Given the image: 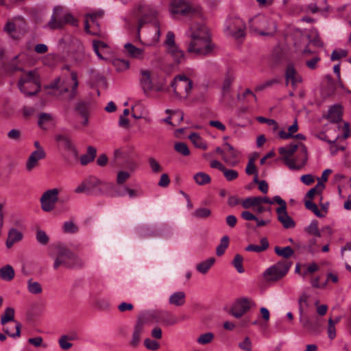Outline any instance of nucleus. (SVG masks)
<instances>
[{"label": "nucleus", "mask_w": 351, "mask_h": 351, "mask_svg": "<svg viewBox=\"0 0 351 351\" xmlns=\"http://www.w3.org/2000/svg\"><path fill=\"white\" fill-rule=\"evenodd\" d=\"M191 40L187 50L189 53L197 56H206L210 54L214 48L211 43L210 34L207 27L201 24H195L191 27Z\"/></svg>", "instance_id": "1"}, {"label": "nucleus", "mask_w": 351, "mask_h": 351, "mask_svg": "<svg viewBox=\"0 0 351 351\" xmlns=\"http://www.w3.org/2000/svg\"><path fill=\"white\" fill-rule=\"evenodd\" d=\"M280 155V160L291 170H300L308 160L307 149L302 143H291L278 149Z\"/></svg>", "instance_id": "2"}, {"label": "nucleus", "mask_w": 351, "mask_h": 351, "mask_svg": "<svg viewBox=\"0 0 351 351\" xmlns=\"http://www.w3.org/2000/svg\"><path fill=\"white\" fill-rule=\"evenodd\" d=\"M134 9L141 15L138 21V34L139 35L140 29L144 24L152 23L154 34L151 40L146 43V45L154 46L156 45L159 42L160 37V24L157 21L158 10L156 8L141 2L138 3Z\"/></svg>", "instance_id": "3"}, {"label": "nucleus", "mask_w": 351, "mask_h": 351, "mask_svg": "<svg viewBox=\"0 0 351 351\" xmlns=\"http://www.w3.org/2000/svg\"><path fill=\"white\" fill-rule=\"evenodd\" d=\"M77 86V74L75 71H71L70 77L56 79L49 86V88L56 89L58 92V95L62 99L66 101H71L75 98Z\"/></svg>", "instance_id": "4"}, {"label": "nucleus", "mask_w": 351, "mask_h": 351, "mask_svg": "<svg viewBox=\"0 0 351 351\" xmlns=\"http://www.w3.org/2000/svg\"><path fill=\"white\" fill-rule=\"evenodd\" d=\"M114 188L113 184L90 176L84 179L74 190L75 193L87 195H103Z\"/></svg>", "instance_id": "5"}, {"label": "nucleus", "mask_w": 351, "mask_h": 351, "mask_svg": "<svg viewBox=\"0 0 351 351\" xmlns=\"http://www.w3.org/2000/svg\"><path fill=\"white\" fill-rule=\"evenodd\" d=\"M84 264L82 259L66 246L58 245L57 247L53 269H58L60 267L76 269L82 267Z\"/></svg>", "instance_id": "6"}, {"label": "nucleus", "mask_w": 351, "mask_h": 351, "mask_svg": "<svg viewBox=\"0 0 351 351\" xmlns=\"http://www.w3.org/2000/svg\"><path fill=\"white\" fill-rule=\"evenodd\" d=\"M193 81L185 75H177L171 82L173 97L180 101L186 100L193 88Z\"/></svg>", "instance_id": "7"}, {"label": "nucleus", "mask_w": 351, "mask_h": 351, "mask_svg": "<svg viewBox=\"0 0 351 351\" xmlns=\"http://www.w3.org/2000/svg\"><path fill=\"white\" fill-rule=\"evenodd\" d=\"M250 29L258 35L272 36L276 32L277 25L274 20L258 15L250 21Z\"/></svg>", "instance_id": "8"}, {"label": "nucleus", "mask_w": 351, "mask_h": 351, "mask_svg": "<svg viewBox=\"0 0 351 351\" xmlns=\"http://www.w3.org/2000/svg\"><path fill=\"white\" fill-rule=\"evenodd\" d=\"M63 8L60 5L55 6L53 10V14L48 23V26L51 29L62 28L66 24H71L73 26H77L78 22L73 16L69 12L65 13L61 16Z\"/></svg>", "instance_id": "9"}, {"label": "nucleus", "mask_w": 351, "mask_h": 351, "mask_svg": "<svg viewBox=\"0 0 351 351\" xmlns=\"http://www.w3.org/2000/svg\"><path fill=\"white\" fill-rule=\"evenodd\" d=\"M18 86L21 93L27 96L35 95L40 90L38 78L34 71H29L19 79Z\"/></svg>", "instance_id": "10"}, {"label": "nucleus", "mask_w": 351, "mask_h": 351, "mask_svg": "<svg viewBox=\"0 0 351 351\" xmlns=\"http://www.w3.org/2000/svg\"><path fill=\"white\" fill-rule=\"evenodd\" d=\"M290 267L291 264L288 261H279L265 271L264 278L267 281H277L287 274Z\"/></svg>", "instance_id": "11"}, {"label": "nucleus", "mask_w": 351, "mask_h": 351, "mask_svg": "<svg viewBox=\"0 0 351 351\" xmlns=\"http://www.w3.org/2000/svg\"><path fill=\"white\" fill-rule=\"evenodd\" d=\"M245 25L239 17H232L226 22L225 31L227 34L238 39L245 36Z\"/></svg>", "instance_id": "12"}, {"label": "nucleus", "mask_w": 351, "mask_h": 351, "mask_svg": "<svg viewBox=\"0 0 351 351\" xmlns=\"http://www.w3.org/2000/svg\"><path fill=\"white\" fill-rule=\"evenodd\" d=\"M169 11L172 14H180L184 16H195L197 14V10L185 0H172Z\"/></svg>", "instance_id": "13"}, {"label": "nucleus", "mask_w": 351, "mask_h": 351, "mask_svg": "<svg viewBox=\"0 0 351 351\" xmlns=\"http://www.w3.org/2000/svg\"><path fill=\"white\" fill-rule=\"evenodd\" d=\"M164 45L168 53L173 58L176 63H181L184 60V52L176 45L175 34L173 32L171 31L167 32Z\"/></svg>", "instance_id": "14"}, {"label": "nucleus", "mask_w": 351, "mask_h": 351, "mask_svg": "<svg viewBox=\"0 0 351 351\" xmlns=\"http://www.w3.org/2000/svg\"><path fill=\"white\" fill-rule=\"evenodd\" d=\"M60 191L58 189L47 190L40 197V206L43 211L51 212L55 208Z\"/></svg>", "instance_id": "15"}, {"label": "nucleus", "mask_w": 351, "mask_h": 351, "mask_svg": "<svg viewBox=\"0 0 351 351\" xmlns=\"http://www.w3.org/2000/svg\"><path fill=\"white\" fill-rule=\"evenodd\" d=\"M254 306L255 304L252 300L247 298H241L238 299L232 304L230 313L234 317L240 318Z\"/></svg>", "instance_id": "16"}, {"label": "nucleus", "mask_w": 351, "mask_h": 351, "mask_svg": "<svg viewBox=\"0 0 351 351\" xmlns=\"http://www.w3.org/2000/svg\"><path fill=\"white\" fill-rule=\"evenodd\" d=\"M139 83L140 86L145 95L154 89V83L152 77V71L147 69H141L140 71Z\"/></svg>", "instance_id": "17"}, {"label": "nucleus", "mask_w": 351, "mask_h": 351, "mask_svg": "<svg viewBox=\"0 0 351 351\" xmlns=\"http://www.w3.org/2000/svg\"><path fill=\"white\" fill-rule=\"evenodd\" d=\"M54 138L66 152L70 153L77 159L78 158V151L73 143L71 139L66 135L56 134Z\"/></svg>", "instance_id": "18"}, {"label": "nucleus", "mask_w": 351, "mask_h": 351, "mask_svg": "<svg viewBox=\"0 0 351 351\" xmlns=\"http://www.w3.org/2000/svg\"><path fill=\"white\" fill-rule=\"evenodd\" d=\"M285 80L287 84H291L293 88H295L302 82L301 76L298 73L292 63L288 64L287 66Z\"/></svg>", "instance_id": "19"}, {"label": "nucleus", "mask_w": 351, "mask_h": 351, "mask_svg": "<svg viewBox=\"0 0 351 351\" xmlns=\"http://www.w3.org/2000/svg\"><path fill=\"white\" fill-rule=\"evenodd\" d=\"M278 220L282 223V226L286 228H294L295 223L292 218L288 215L287 208H278L276 209Z\"/></svg>", "instance_id": "20"}, {"label": "nucleus", "mask_w": 351, "mask_h": 351, "mask_svg": "<svg viewBox=\"0 0 351 351\" xmlns=\"http://www.w3.org/2000/svg\"><path fill=\"white\" fill-rule=\"evenodd\" d=\"M104 11L102 10H97L93 12H90L86 14V21H85V31L88 34H97V32H92L90 30V23H92L93 24H95V25L98 26L99 24L97 23V20L102 18L104 16Z\"/></svg>", "instance_id": "21"}, {"label": "nucleus", "mask_w": 351, "mask_h": 351, "mask_svg": "<svg viewBox=\"0 0 351 351\" xmlns=\"http://www.w3.org/2000/svg\"><path fill=\"white\" fill-rule=\"evenodd\" d=\"M45 152H42L41 150L34 151L27 159L25 166L26 169L28 171H31L38 165V161L45 157Z\"/></svg>", "instance_id": "22"}, {"label": "nucleus", "mask_w": 351, "mask_h": 351, "mask_svg": "<svg viewBox=\"0 0 351 351\" xmlns=\"http://www.w3.org/2000/svg\"><path fill=\"white\" fill-rule=\"evenodd\" d=\"M259 203H270V202L267 199V197L251 196L245 198L241 202L242 207L245 209L251 208L254 209L256 205H258Z\"/></svg>", "instance_id": "23"}, {"label": "nucleus", "mask_w": 351, "mask_h": 351, "mask_svg": "<svg viewBox=\"0 0 351 351\" xmlns=\"http://www.w3.org/2000/svg\"><path fill=\"white\" fill-rule=\"evenodd\" d=\"M124 49L125 53L132 58L143 60L145 57L144 49L136 47L132 43H128L125 44Z\"/></svg>", "instance_id": "24"}, {"label": "nucleus", "mask_w": 351, "mask_h": 351, "mask_svg": "<svg viewBox=\"0 0 351 351\" xmlns=\"http://www.w3.org/2000/svg\"><path fill=\"white\" fill-rule=\"evenodd\" d=\"M224 146L227 147L228 155L223 156V160L230 166H235L237 163V157L239 152L236 150L230 144L226 143Z\"/></svg>", "instance_id": "25"}, {"label": "nucleus", "mask_w": 351, "mask_h": 351, "mask_svg": "<svg viewBox=\"0 0 351 351\" xmlns=\"http://www.w3.org/2000/svg\"><path fill=\"white\" fill-rule=\"evenodd\" d=\"M234 77L235 75L234 71L231 69H228L225 74L221 86L223 95H225L230 92L231 85L234 80Z\"/></svg>", "instance_id": "26"}, {"label": "nucleus", "mask_w": 351, "mask_h": 351, "mask_svg": "<svg viewBox=\"0 0 351 351\" xmlns=\"http://www.w3.org/2000/svg\"><path fill=\"white\" fill-rule=\"evenodd\" d=\"M186 294L184 291H176L169 298V303L176 306H182L185 304Z\"/></svg>", "instance_id": "27"}, {"label": "nucleus", "mask_w": 351, "mask_h": 351, "mask_svg": "<svg viewBox=\"0 0 351 351\" xmlns=\"http://www.w3.org/2000/svg\"><path fill=\"white\" fill-rule=\"evenodd\" d=\"M15 271L10 265H5L0 268V279L10 282L14 278Z\"/></svg>", "instance_id": "28"}, {"label": "nucleus", "mask_w": 351, "mask_h": 351, "mask_svg": "<svg viewBox=\"0 0 351 351\" xmlns=\"http://www.w3.org/2000/svg\"><path fill=\"white\" fill-rule=\"evenodd\" d=\"M341 107L338 105H335L329 108L328 118L331 123H337L341 120Z\"/></svg>", "instance_id": "29"}, {"label": "nucleus", "mask_w": 351, "mask_h": 351, "mask_svg": "<svg viewBox=\"0 0 351 351\" xmlns=\"http://www.w3.org/2000/svg\"><path fill=\"white\" fill-rule=\"evenodd\" d=\"M143 330V323L141 321L138 322L134 329L132 338L130 341V345L133 347H136L140 341V336Z\"/></svg>", "instance_id": "30"}, {"label": "nucleus", "mask_w": 351, "mask_h": 351, "mask_svg": "<svg viewBox=\"0 0 351 351\" xmlns=\"http://www.w3.org/2000/svg\"><path fill=\"white\" fill-rule=\"evenodd\" d=\"M97 154V149L94 147L89 146L87 148V152L80 157V162L82 165H86L94 160Z\"/></svg>", "instance_id": "31"}, {"label": "nucleus", "mask_w": 351, "mask_h": 351, "mask_svg": "<svg viewBox=\"0 0 351 351\" xmlns=\"http://www.w3.org/2000/svg\"><path fill=\"white\" fill-rule=\"evenodd\" d=\"M27 289L31 294L38 295L43 292V287L40 282L30 278L27 282Z\"/></svg>", "instance_id": "32"}, {"label": "nucleus", "mask_w": 351, "mask_h": 351, "mask_svg": "<svg viewBox=\"0 0 351 351\" xmlns=\"http://www.w3.org/2000/svg\"><path fill=\"white\" fill-rule=\"evenodd\" d=\"M215 258L210 257L196 265V269L197 271L202 274H206L210 267L214 265Z\"/></svg>", "instance_id": "33"}, {"label": "nucleus", "mask_w": 351, "mask_h": 351, "mask_svg": "<svg viewBox=\"0 0 351 351\" xmlns=\"http://www.w3.org/2000/svg\"><path fill=\"white\" fill-rule=\"evenodd\" d=\"M308 298L309 295L306 293H302L298 298V310L300 316V320H302L305 308L308 306Z\"/></svg>", "instance_id": "34"}, {"label": "nucleus", "mask_w": 351, "mask_h": 351, "mask_svg": "<svg viewBox=\"0 0 351 351\" xmlns=\"http://www.w3.org/2000/svg\"><path fill=\"white\" fill-rule=\"evenodd\" d=\"M269 247V243L266 238L261 240V245L251 244L246 247L245 250L249 252H261Z\"/></svg>", "instance_id": "35"}, {"label": "nucleus", "mask_w": 351, "mask_h": 351, "mask_svg": "<svg viewBox=\"0 0 351 351\" xmlns=\"http://www.w3.org/2000/svg\"><path fill=\"white\" fill-rule=\"evenodd\" d=\"M126 193L128 194L130 198H134L142 195V192L140 190H134L129 189L128 186H125L123 191L117 190L115 191L116 196L122 197Z\"/></svg>", "instance_id": "36"}, {"label": "nucleus", "mask_w": 351, "mask_h": 351, "mask_svg": "<svg viewBox=\"0 0 351 351\" xmlns=\"http://www.w3.org/2000/svg\"><path fill=\"white\" fill-rule=\"evenodd\" d=\"M189 138L196 147L200 148L202 149H207L206 143L197 133L191 134L189 135Z\"/></svg>", "instance_id": "37"}, {"label": "nucleus", "mask_w": 351, "mask_h": 351, "mask_svg": "<svg viewBox=\"0 0 351 351\" xmlns=\"http://www.w3.org/2000/svg\"><path fill=\"white\" fill-rule=\"evenodd\" d=\"M195 182L198 185H204L210 182V176L204 172H199L193 176Z\"/></svg>", "instance_id": "38"}, {"label": "nucleus", "mask_w": 351, "mask_h": 351, "mask_svg": "<svg viewBox=\"0 0 351 351\" xmlns=\"http://www.w3.org/2000/svg\"><path fill=\"white\" fill-rule=\"evenodd\" d=\"M53 117L51 114L42 112L38 115V125L43 130H47V123L52 121Z\"/></svg>", "instance_id": "39"}, {"label": "nucleus", "mask_w": 351, "mask_h": 351, "mask_svg": "<svg viewBox=\"0 0 351 351\" xmlns=\"http://www.w3.org/2000/svg\"><path fill=\"white\" fill-rule=\"evenodd\" d=\"M89 103L82 101L76 104L75 111L81 117L88 115Z\"/></svg>", "instance_id": "40"}, {"label": "nucleus", "mask_w": 351, "mask_h": 351, "mask_svg": "<svg viewBox=\"0 0 351 351\" xmlns=\"http://www.w3.org/2000/svg\"><path fill=\"white\" fill-rule=\"evenodd\" d=\"M192 215L197 219H206L211 215V210L209 208L201 207L195 209Z\"/></svg>", "instance_id": "41"}, {"label": "nucleus", "mask_w": 351, "mask_h": 351, "mask_svg": "<svg viewBox=\"0 0 351 351\" xmlns=\"http://www.w3.org/2000/svg\"><path fill=\"white\" fill-rule=\"evenodd\" d=\"M229 245V237L228 236H223L221 240L219 245L216 248V254L218 256H222L225 250L227 249Z\"/></svg>", "instance_id": "42"}, {"label": "nucleus", "mask_w": 351, "mask_h": 351, "mask_svg": "<svg viewBox=\"0 0 351 351\" xmlns=\"http://www.w3.org/2000/svg\"><path fill=\"white\" fill-rule=\"evenodd\" d=\"M274 251L278 256L286 258L291 257L294 253L293 249L289 246L285 247H280L276 246L274 248Z\"/></svg>", "instance_id": "43"}, {"label": "nucleus", "mask_w": 351, "mask_h": 351, "mask_svg": "<svg viewBox=\"0 0 351 351\" xmlns=\"http://www.w3.org/2000/svg\"><path fill=\"white\" fill-rule=\"evenodd\" d=\"M113 65L118 72H123L129 69L130 63L125 60L116 59L113 61Z\"/></svg>", "instance_id": "44"}, {"label": "nucleus", "mask_w": 351, "mask_h": 351, "mask_svg": "<svg viewBox=\"0 0 351 351\" xmlns=\"http://www.w3.org/2000/svg\"><path fill=\"white\" fill-rule=\"evenodd\" d=\"M14 317V310L13 308L8 307L5 308L3 314L2 315L1 324H5L7 322L13 321Z\"/></svg>", "instance_id": "45"}, {"label": "nucleus", "mask_w": 351, "mask_h": 351, "mask_svg": "<svg viewBox=\"0 0 351 351\" xmlns=\"http://www.w3.org/2000/svg\"><path fill=\"white\" fill-rule=\"evenodd\" d=\"M325 186L321 182H318L316 186L312 189H311L306 195V197L309 199H313L315 194H320L323 191Z\"/></svg>", "instance_id": "46"}, {"label": "nucleus", "mask_w": 351, "mask_h": 351, "mask_svg": "<svg viewBox=\"0 0 351 351\" xmlns=\"http://www.w3.org/2000/svg\"><path fill=\"white\" fill-rule=\"evenodd\" d=\"M305 231L309 234L321 237V233L318 228V222L316 220H313L310 224L305 228Z\"/></svg>", "instance_id": "47"}, {"label": "nucleus", "mask_w": 351, "mask_h": 351, "mask_svg": "<svg viewBox=\"0 0 351 351\" xmlns=\"http://www.w3.org/2000/svg\"><path fill=\"white\" fill-rule=\"evenodd\" d=\"M36 239L38 243L46 245L49 242V237L46 232L42 230H37L36 234Z\"/></svg>", "instance_id": "48"}, {"label": "nucleus", "mask_w": 351, "mask_h": 351, "mask_svg": "<svg viewBox=\"0 0 351 351\" xmlns=\"http://www.w3.org/2000/svg\"><path fill=\"white\" fill-rule=\"evenodd\" d=\"M215 335L213 332H206L202 334L197 339V342L201 345L210 343L214 339Z\"/></svg>", "instance_id": "49"}, {"label": "nucleus", "mask_w": 351, "mask_h": 351, "mask_svg": "<svg viewBox=\"0 0 351 351\" xmlns=\"http://www.w3.org/2000/svg\"><path fill=\"white\" fill-rule=\"evenodd\" d=\"M14 328H15L16 330V332H12L9 327H5L3 328V331L8 335H9L10 337H20L21 335V324L17 322V321H14Z\"/></svg>", "instance_id": "50"}, {"label": "nucleus", "mask_w": 351, "mask_h": 351, "mask_svg": "<svg viewBox=\"0 0 351 351\" xmlns=\"http://www.w3.org/2000/svg\"><path fill=\"white\" fill-rule=\"evenodd\" d=\"M175 150L183 156H189L190 150L186 143L179 142L176 143L174 145Z\"/></svg>", "instance_id": "51"}, {"label": "nucleus", "mask_w": 351, "mask_h": 351, "mask_svg": "<svg viewBox=\"0 0 351 351\" xmlns=\"http://www.w3.org/2000/svg\"><path fill=\"white\" fill-rule=\"evenodd\" d=\"M305 206L306 208L312 211L317 217H324V215L322 214L319 210L317 208V206L311 202V200H306L305 201Z\"/></svg>", "instance_id": "52"}, {"label": "nucleus", "mask_w": 351, "mask_h": 351, "mask_svg": "<svg viewBox=\"0 0 351 351\" xmlns=\"http://www.w3.org/2000/svg\"><path fill=\"white\" fill-rule=\"evenodd\" d=\"M148 163L152 173H158L162 170L160 163L153 157H149L148 158Z\"/></svg>", "instance_id": "53"}, {"label": "nucleus", "mask_w": 351, "mask_h": 351, "mask_svg": "<svg viewBox=\"0 0 351 351\" xmlns=\"http://www.w3.org/2000/svg\"><path fill=\"white\" fill-rule=\"evenodd\" d=\"M243 258L240 254H236L232 261V265L237 271L240 274L244 272V269L243 267Z\"/></svg>", "instance_id": "54"}, {"label": "nucleus", "mask_w": 351, "mask_h": 351, "mask_svg": "<svg viewBox=\"0 0 351 351\" xmlns=\"http://www.w3.org/2000/svg\"><path fill=\"white\" fill-rule=\"evenodd\" d=\"M221 172L223 173L224 177L228 181H232L237 179L239 176V173L236 170L229 169L226 167Z\"/></svg>", "instance_id": "55"}, {"label": "nucleus", "mask_w": 351, "mask_h": 351, "mask_svg": "<svg viewBox=\"0 0 351 351\" xmlns=\"http://www.w3.org/2000/svg\"><path fill=\"white\" fill-rule=\"evenodd\" d=\"M8 237L16 243L22 240L23 234L18 230L12 228L9 230Z\"/></svg>", "instance_id": "56"}, {"label": "nucleus", "mask_w": 351, "mask_h": 351, "mask_svg": "<svg viewBox=\"0 0 351 351\" xmlns=\"http://www.w3.org/2000/svg\"><path fill=\"white\" fill-rule=\"evenodd\" d=\"M63 230L66 233H75L77 232V226L71 221H65L63 224Z\"/></svg>", "instance_id": "57"}, {"label": "nucleus", "mask_w": 351, "mask_h": 351, "mask_svg": "<svg viewBox=\"0 0 351 351\" xmlns=\"http://www.w3.org/2000/svg\"><path fill=\"white\" fill-rule=\"evenodd\" d=\"M4 31L7 32L10 36L15 38L16 32V23L14 21H8L5 24Z\"/></svg>", "instance_id": "58"}, {"label": "nucleus", "mask_w": 351, "mask_h": 351, "mask_svg": "<svg viewBox=\"0 0 351 351\" xmlns=\"http://www.w3.org/2000/svg\"><path fill=\"white\" fill-rule=\"evenodd\" d=\"M65 338L66 335H62L58 339V343L62 350H67L72 348L73 344L70 343L71 341L66 339Z\"/></svg>", "instance_id": "59"}, {"label": "nucleus", "mask_w": 351, "mask_h": 351, "mask_svg": "<svg viewBox=\"0 0 351 351\" xmlns=\"http://www.w3.org/2000/svg\"><path fill=\"white\" fill-rule=\"evenodd\" d=\"M240 349L244 351H252V343L250 339L246 337L242 341L239 343Z\"/></svg>", "instance_id": "60"}, {"label": "nucleus", "mask_w": 351, "mask_h": 351, "mask_svg": "<svg viewBox=\"0 0 351 351\" xmlns=\"http://www.w3.org/2000/svg\"><path fill=\"white\" fill-rule=\"evenodd\" d=\"M347 54L348 52L345 49L334 50L332 52L330 60L332 61L339 60L341 58L346 57Z\"/></svg>", "instance_id": "61"}, {"label": "nucleus", "mask_w": 351, "mask_h": 351, "mask_svg": "<svg viewBox=\"0 0 351 351\" xmlns=\"http://www.w3.org/2000/svg\"><path fill=\"white\" fill-rule=\"evenodd\" d=\"M327 330L329 339H334L336 337V329L335 326V322L331 318L328 319V326Z\"/></svg>", "instance_id": "62"}, {"label": "nucleus", "mask_w": 351, "mask_h": 351, "mask_svg": "<svg viewBox=\"0 0 351 351\" xmlns=\"http://www.w3.org/2000/svg\"><path fill=\"white\" fill-rule=\"evenodd\" d=\"M245 172L248 175L256 174L257 170H256V167L254 165V158H250L249 160L247 167L245 168Z\"/></svg>", "instance_id": "63"}, {"label": "nucleus", "mask_w": 351, "mask_h": 351, "mask_svg": "<svg viewBox=\"0 0 351 351\" xmlns=\"http://www.w3.org/2000/svg\"><path fill=\"white\" fill-rule=\"evenodd\" d=\"M144 344L147 349L151 350H156L160 347V345L157 341L150 339H145L144 341Z\"/></svg>", "instance_id": "64"}]
</instances>
